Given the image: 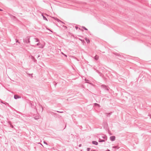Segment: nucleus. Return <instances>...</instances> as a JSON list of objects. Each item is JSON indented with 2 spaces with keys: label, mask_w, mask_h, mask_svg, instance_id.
Returning <instances> with one entry per match:
<instances>
[{
  "label": "nucleus",
  "mask_w": 151,
  "mask_h": 151,
  "mask_svg": "<svg viewBox=\"0 0 151 151\" xmlns=\"http://www.w3.org/2000/svg\"><path fill=\"white\" fill-rule=\"evenodd\" d=\"M0 11H2V9H0Z\"/></svg>",
  "instance_id": "nucleus-13"
},
{
  "label": "nucleus",
  "mask_w": 151,
  "mask_h": 151,
  "mask_svg": "<svg viewBox=\"0 0 151 151\" xmlns=\"http://www.w3.org/2000/svg\"><path fill=\"white\" fill-rule=\"evenodd\" d=\"M106 151H110L109 150H108Z\"/></svg>",
  "instance_id": "nucleus-14"
},
{
  "label": "nucleus",
  "mask_w": 151,
  "mask_h": 151,
  "mask_svg": "<svg viewBox=\"0 0 151 151\" xmlns=\"http://www.w3.org/2000/svg\"><path fill=\"white\" fill-rule=\"evenodd\" d=\"M85 40L88 43H89L90 42V40L89 39L87 38H86Z\"/></svg>",
  "instance_id": "nucleus-3"
},
{
  "label": "nucleus",
  "mask_w": 151,
  "mask_h": 151,
  "mask_svg": "<svg viewBox=\"0 0 151 151\" xmlns=\"http://www.w3.org/2000/svg\"><path fill=\"white\" fill-rule=\"evenodd\" d=\"M110 139L112 141H114L115 139V137L114 136H112L110 137Z\"/></svg>",
  "instance_id": "nucleus-2"
},
{
  "label": "nucleus",
  "mask_w": 151,
  "mask_h": 151,
  "mask_svg": "<svg viewBox=\"0 0 151 151\" xmlns=\"http://www.w3.org/2000/svg\"><path fill=\"white\" fill-rule=\"evenodd\" d=\"M116 146H114V147H113V148H116Z\"/></svg>",
  "instance_id": "nucleus-11"
},
{
  "label": "nucleus",
  "mask_w": 151,
  "mask_h": 151,
  "mask_svg": "<svg viewBox=\"0 0 151 151\" xmlns=\"http://www.w3.org/2000/svg\"><path fill=\"white\" fill-rule=\"evenodd\" d=\"M62 53L63 55H65V56H66V57H67V55H65L64 54H63V53Z\"/></svg>",
  "instance_id": "nucleus-10"
},
{
  "label": "nucleus",
  "mask_w": 151,
  "mask_h": 151,
  "mask_svg": "<svg viewBox=\"0 0 151 151\" xmlns=\"http://www.w3.org/2000/svg\"><path fill=\"white\" fill-rule=\"evenodd\" d=\"M43 18L44 19L46 20L47 21V19L45 17H44V16H43Z\"/></svg>",
  "instance_id": "nucleus-7"
},
{
  "label": "nucleus",
  "mask_w": 151,
  "mask_h": 151,
  "mask_svg": "<svg viewBox=\"0 0 151 151\" xmlns=\"http://www.w3.org/2000/svg\"><path fill=\"white\" fill-rule=\"evenodd\" d=\"M20 98V97L18 96L17 95H15L14 96V98L15 99H17V98Z\"/></svg>",
  "instance_id": "nucleus-6"
},
{
  "label": "nucleus",
  "mask_w": 151,
  "mask_h": 151,
  "mask_svg": "<svg viewBox=\"0 0 151 151\" xmlns=\"http://www.w3.org/2000/svg\"><path fill=\"white\" fill-rule=\"evenodd\" d=\"M92 143L95 145H97L98 144V142L96 141H93L92 142Z\"/></svg>",
  "instance_id": "nucleus-5"
},
{
  "label": "nucleus",
  "mask_w": 151,
  "mask_h": 151,
  "mask_svg": "<svg viewBox=\"0 0 151 151\" xmlns=\"http://www.w3.org/2000/svg\"><path fill=\"white\" fill-rule=\"evenodd\" d=\"M94 58L96 60H98L99 58V57L97 55H96L94 57Z\"/></svg>",
  "instance_id": "nucleus-4"
},
{
  "label": "nucleus",
  "mask_w": 151,
  "mask_h": 151,
  "mask_svg": "<svg viewBox=\"0 0 151 151\" xmlns=\"http://www.w3.org/2000/svg\"><path fill=\"white\" fill-rule=\"evenodd\" d=\"M95 105H97V106H99V104H96V103H95Z\"/></svg>",
  "instance_id": "nucleus-9"
},
{
  "label": "nucleus",
  "mask_w": 151,
  "mask_h": 151,
  "mask_svg": "<svg viewBox=\"0 0 151 151\" xmlns=\"http://www.w3.org/2000/svg\"><path fill=\"white\" fill-rule=\"evenodd\" d=\"M83 28L85 30H87V28H86V27H83Z\"/></svg>",
  "instance_id": "nucleus-8"
},
{
  "label": "nucleus",
  "mask_w": 151,
  "mask_h": 151,
  "mask_svg": "<svg viewBox=\"0 0 151 151\" xmlns=\"http://www.w3.org/2000/svg\"><path fill=\"white\" fill-rule=\"evenodd\" d=\"M89 149H89V148H88V151H89Z\"/></svg>",
  "instance_id": "nucleus-12"
},
{
  "label": "nucleus",
  "mask_w": 151,
  "mask_h": 151,
  "mask_svg": "<svg viewBox=\"0 0 151 151\" xmlns=\"http://www.w3.org/2000/svg\"><path fill=\"white\" fill-rule=\"evenodd\" d=\"M104 141H103V140H101V142H104Z\"/></svg>",
  "instance_id": "nucleus-15"
},
{
  "label": "nucleus",
  "mask_w": 151,
  "mask_h": 151,
  "mask_svg": "<svg viewBox=\"0 0 151 151\" xmlns=\"http://www.w3.org/2000/svg\"><path fill=\"white\" fill-rule=\"evenodd\" d=\"M37 46H39V47L42 48L44 46V44H42L39 43H38L37 44Z\"/></svg>",
  "instance_id": "nucleus-1"
}]
</instances>
